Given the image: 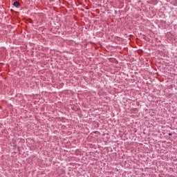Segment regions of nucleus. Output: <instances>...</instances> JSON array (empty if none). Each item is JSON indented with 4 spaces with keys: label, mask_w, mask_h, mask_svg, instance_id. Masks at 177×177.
<instances>
[{
    "label": "nucleus",
    "mask_w": 177,
    "mask_h": 177,
    "mask_svg": "<svg viewBox=\"0 0 177 177\" xmlns=\"http://www.w3.org/2000/svg\"><path fill=\"white\" fill-rule=\"evenodd\" d=\"M13 5L15 8H19L20 6V3H19V1H15Z\"/></svg>",
    "instance_id": "f257e3e1"
}]
</instances>
